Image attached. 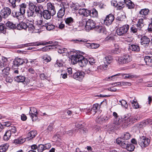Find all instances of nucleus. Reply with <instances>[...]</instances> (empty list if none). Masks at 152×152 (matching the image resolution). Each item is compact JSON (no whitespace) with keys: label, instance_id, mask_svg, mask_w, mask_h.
<instances>
[{"label":"nucleus","instance_id":"obj_54","mask_svg":"<svg viewBox=\"0 0 152 152\" xmlns=\"http://www.w3.org/2000/svg\"><path fill=\"white\" fill-rule=\"evenodd\" d=\"M87 19L84 17L82 18L81 20L79 21L80 25L82 26L86 24V22H87Z\"/></svg>","mask_w":152,"mask_h":152},{"label":"nucleus","instance_id":"obj_25","mask_svg":"<svg viewBox=\"0 0 152 152\" xmlns=\"http://www.w3.org/2000/svg\"><path fill=\"white\" fill-rule=\"evenodd\" d=\"M16 28L18 30L24 29L26 30L27 28V24L24 22H21L18 24L16 26Z\"/></svg>","mask_w":152,"mask_h":152},{"label":"nucleus","instance_id":"obj_18","mask_svg":"<svg viewBox=\"0 0 152 152\" xmlns=\"http://www.w3.org/2000/svg\"><path fill=\"white\" fill-rule=\"evenodd\" d=\"M150 42V39L146 36L142 37L140 39V43L141 45L148 46Z\"/></svg>","mask_w":152,"mask_h":152},{"label":"nucleus","instance_id":"obj_45","mask_svg":"<svg viewBox=\"0 0 152 152\" xmlns=\"http://www.w3.org/2000/svg\"><path fill=\"white\" fill-rule=\"evenodd\" d=\"M151 121L150 120H146L144 122L140 123L138 124V127L140 128L142 127V126H145L149 124H150Z\"/></svg>","mask_w":152,"mask_h":152},{"label":"nucleus","instance_id":"obj_14","mask_svg":"<svg viewBox=\"0 0 152 152\" xmlns=\"http://www.w3.org/2000/svg\"><path fill=\"white\" fill-rule=\"evenodd\" d=\"M47 5L48 9L47 10L52 15H55L56 13V10L54 5L51 3H48Z\"/></svg>","mask_w":152,"mask_h":152},{"label":"nucleus","instance_id":"obj_17","mask_svg":"<svg viewBox=\"0 0 152 152\" xmlns=\"http://www.w3.org/2000/svg\"><path fill=\"white\" fill-rule=\"evenodd\" d=\"M102 67L101 66H99L96 63L90 65V66L89 68V70L91 72H94L98 71H99V69H101Z\"/></svg>","mask_w":152,"mask_h":152},{"label":"nucleus","instance_id":"obj_43","mask_svg":"<svg viewBox=\"0 0 152 152\" xmlns=\"http://www.w3.org/2000/svg\"><path fill=\"white\" fill-rule=\"evenodd\" d=\"M6 29V25L2 23H0V32L5 34Z\"/></svg>","mask_w":152,"mask_h":152},{"label":"nucleus","instance_id":"obj_11","mask_svg":"<svg viewBox=\"0 0 152 152\" xmlns=\"http://www.w3.org/2000/svg\"><path fill=\"white\" fill-rule=\"evenodd\" d=\"M85 73L83 72L79 71L75 73L73 75V78L76 80L81 81L85 75Z\"/></svg>","mask_w":152,"mask_h":152},{"label":"nucleus","instance_id":"obj_59","mask_svg":"<svg viewBox=\"0 0 152 152\" xmlns=\"http://www.w3.org/2000/svg\"><path fill=\"white\" fill-rule=\"evenodd\" d=\"M128 142L127 141H122L121 145V146L124 148L126 149L128 145Z\"/></svg>","mask_w":152,"mask_h":152},{"label":"nucleus","instance_id":"obj_19","mask_svg":"<svg viewBox=\"0 0 152 152\" xmlns=\"http://www.w3.org/2000/svg\"><path fill=\"white\" fill-rule=\"evenodd\" d=\"M65 23L66 25V26L72 27L74 23V19L71 17H68L65 18L64 19ZM69 28H71V27H69Z\"/></svg>","mask_w":152,"mask_h":152},{"label":"nucleus","instance_id":"obj_51","mask_svg":"<svg viewBox=\"0 0 152 152\" xmlns=\"http://www.w3.org/2000/svg\"><path fill=\"white\" fill-rule=\"evenodd\" d=\"M144 24L143 22V20L142 19H140L137 25V27L139 28H141L144 26Z\"/></svg>","mask_w":152,"mask_h":152},{"label":"nucleus","instance_id":"obj_33","mask_svg":"<svg viewBox=\"0 0 152 152\" xmlns=\"http://www.w3.org/2000/svg\"><path fill=\"white\" fill-rule=\"evenodd\" d=\"M82 110L83 112H86L87 114L89 115L90 114H92L93 115H94L96 112L92 108H91V110H90V109L86 108L84 109H82Z\"/></svg>","mask_w":152,"mask_h":152},{"label":"nucleus","instance_id":"obj_27","mask_svg":"<svg viewBox=\"0 0 152 152\" xmlns=\"http://www.w3.org/2000/svg\"><path fill=\"white\" fill-rule=\"evenodd\" d=\"M79 13L81 15L87 17L89 15V10L86 9H80Z\"/></svg>","mask_w":152,"mask_h":152},{"label":"nucleus","instance_id":"obj_37","mask_svg":"<svg viewBox=\"0 0 152 152\" xmlns=\"http://www.w3.org/2000/svg\"><path fill=\"white\" fill-rule=\"evenodd\" d=\"M11 135V132L10 131H7L3 136L4 140L7 141L9 140Z\"/></svg>","mask_w":152,"mask_h":152},{"label":"nucleus","instance_id":"obj_15","mask_svg":"<svg viewBox=\"0 0 152 152\" xmlns=\"http://www.w3.org/2000/svg\"><path fill=\"white\" fill-rule=\"evenodd\" d=\"M113 115L115 117L113 122L115 124L114 126L116 127L117 126L120 124L121 120L119 119L118 118V115L116 112H113Z\"/></svg>","mask_w":152,"mask_h":152},{"label":"nucleus","instance_id":"obj_4","mask_svg":"<svg viewBox=\"0 0 152 152\" xmlns=\"http://www.w3.org/2000/svg\"><path fill=\"white\" fill-rule=\"evenodd\" d=\"M150 142V139L144 136L140 137L138 141L139 144L142 148L148 146Z\"/></svg>","mask_w":152,"mask_h":152},{"label":"nucleus","instance_id":"obj_38","mask_svg":"<svg viewBox=\"0 0 152 152\" xmlns=\"http://www.w3.org/2000/svg\"><path fill=\"white\" fill-rule=\"evenodd\" d=\"M103 60L104 64H110L113 60V58L111 56H109L105 57Z\"/></svg>","mask_w":152,"mask_h":152},{"label":"nucleus","instance_id":"obj_5","mask_svg":"<svg viewBox=\"0 0 152 152\" xmlns=\"http://www.w3.org/2000/svg\"><path fill=\"white\" fill-rule=\"evenodd\" d=\"M28 62L27 58L23 59L18 57L16 58L13 61L14 67H18L24 63L27 64Z\"/></svg>","mask_w":152,"mask_h":152},{"label":"nucleus","instance_id":"obj_9","mask_svg":"<svg viewBox=\"0 0 152 152\" xmlns=\"http://www.w3.org/2000/svg\"><path fill=\"white\" fill-rule=\"evenodd\" d=\"M11 10L10 8L5 7L1 10L0 13L3 18H6L11 14Z\"/></svg>","mask_w":152,"mask_h":152},{"label":"nucleus","instance_id":"obj_48","mask_svg":"<svg viewBox=\"0 0 152 152\" xmlns=\"http://www.w3.org/2000/svg\"><path fill=\"white\" fill-rule=\"evenodd\" d=\"M132 107L134 109H137L141 108L140 106L139 105L136 100H134L131 102Z\"/></svg>","mask_w":152,"mask_h":152},{"label":"nucleus","instance_id":"obj_47","mask_svg":"<svg viewBox=\"0 0 152 152\" xmlns=\"http://www.w3.org/2000/svg\"><path fill=\"white\" fill-rule=\"evenodd\" d=\"M26 14L27 15L28 17H33L35 14L34 10L28 8L26 12Z\"/></svg>","mask_w":152,"mask_h":152},{"label":"nucleus","instance_id":"obj_12","mask_svg":"<svg viewBox=\"0 0 152 152\" xmlns=\"http://www.w3.org/2000/svg\"><path fill=\"white\" fill-rule=\"evenodd\" d=\"M31 148L32 149H37L38 152H42L45 150L44 144H40L37 145L36 144L32 145L31 146Z\"/></svg>","mask_w":152,"mask_h":152},{"label":"nucleus","instance_id":"obj_34","mask_svg":"<svg viewBox=\"0 0 152 152\" xmlns=\"http://www.w3.org/2000/svg\"><path fill=\"white\" fill-rule=\"evenodd\" d=\"M129 48L132 51H136V52H138L140 50L139 46L136 45H129Z\"/></svg>","mask_w":152,"mask_h":152},{"label":"nucleus","instance_id":"obj_1","mask_svg":"<svg viewBox=\"0 0 152 152\" xmlns=\"http://www.w3.org/2000/svg\"><path fill=\"white\" fill-rule=\"evenodd\" d=\"M132 61L131 57L128 54H124L118 57L117 60L119 64L124 65L127 64Z\"/></svg>","mask_w":152,"mask_h":152},{"label":"nucleus","instance_id":"obj_8","mask_svg":"<svg viewBox=\"0 0 152 152\" xmlns=\"http://www.w3.org/2000/svg\"><path fill=\"white\" fill-rule=\"evenodd\" d=\"M37 114V110L35 108H30L29 114L33 121H35L38 119Z\"/></svg>","mask_w":152,"mask_h":152},{"label":"nucleus","instance_id":"obj_53","mask_svg":"<svg viewBox=\"0 0 152 152\" xmlns=\"http://www.w3.org/2000/svg\"><path fill=\"white\" fill-rule=\"evenodd\" d=\"M135 147L133 145L131 144H129L126 149L129 151H132L134 149Z\"/></svg>","mask_w":152,"mask_h":152},{"label":"nucleus","instance_id":"obj_44","mask_svg":"<svg viewBox=\"0 0 152 152\" xmlns=\"http://www.w3.org/2000/svg\"><path fill=\"white\" fill-rule=\"evenodd\" d=\"M26 141V139L23 138H19L14 140V143L15 144H21Z\"/></svg>","mask_w":152,"mask_h":152},{"label":"nucleus","instance_id":"obj_10","mask_svg":"<svg viewBox=\"0 0 152 152\" xmlns=\"http://www.w3.org/2000/svg\"><path fill=\"white\" fill-rule=\"evenodd\" d=\"M115 17L114 15L111 14L107 15L104 20V23L106 26L110 25L114 20Z\"/></svg>","mask_w":152,"mask_h":152},{"label":"nucleus","instance_id":"obj_16","mask_svg":"<svg viewBox=\"0 0 152 152\" xmlns=\"http://www.w3.org/2000/svg\"><path fill=\"white\" fill-rule=\"evenodd\" d=\"M115 48L111 50L110 53L112 54H118L120 53L121 51L119 45L118 43H116L114 45Z\"/></svg>","mask_w":152,"mask_h":152},{"label":"nucleus","instance_id":"obj_46","mask_svg":"<svg viewBox=\"0 0 152 152\" xmlns=\"http://www.w3.org/2000/svg\"><path fill=\"white\" fill-rule=\"evenodd\" d=\"M9 147L8 144L6 143L0 146V152H5L8 149Z\"/></svg>","mask_w":152,"mask_h":152},{"label":"nucleus","instance_id":"obj_50","mask_svg":"<svg viewBox=\"0 0 152 152\" xmlns=\"http://www.w3.org/2000/svg\"><path fill=\"white\" fill-rule=\"evenodd\" d=\"M131 136V134L129 132H126L121 137L123 139L127 140L130 138Z\"/></svg>","mask_w":152,"mask_h":152},{"label":"nucleus","instance_id":"obj_56","mask_svg":"<svg viewBox=\"0 0 152 152\" xmlns=\"http://www.w3.org/2000/svg\"><path fill=\"white\" fill-rule=\"evenodd\" d=\"M4 67V68L1 70L3 74L7 75L9 74V72L10 70V68L9 67L7 66L6 67V68L5 67Z\"/></svg>","mask_w":152,"mask_h":152},{"label":"nucleus","instance_id":"obj_64","mask_svg":"<svg viewBox=\"0 0 152 152\" xmlns=\"http://www.w3.org/2000/svg\"><path fill=\"white\" fill-rule=\"evenodd\" d=\"M72 111L73 113L78 114L80 111V109L79 108H74L72 109Z\"/></svg>","mask_w":152,"mask_h":152},{"label":"nucleus","instance_id":"obj_31","mask_svg":"<svg viewBox=\"0 0 152 152\" xmlns=\"http://www.w3.org/2000/svg\"><path fill=\"white\" fill-rule=\"evenodd\" d=\"M44 45V42H34L31 43H27L24 44V46L25 47H28L29 46H38L39 45Z\"/></svg>","mask_w":152,"mask_h":152},{"label":"nucleus","instance_id":"obj_42","mask_svg":"<svg viewBox=\"0 0 152 152\" xmlns=\"http://www.w3.org/2000/svg\"><path fill=\"white\" fill-rule=\"evenodd\" d=\"M25 80V77L24 76H18L15 78V80L18 82H23Z\"/></svg>","mask_w":152,"mask_h":152},{"label":"nucleus","instance_id":"obj_40","mask_svg":"<svg viewBox=\"0 0 152 152\" xmlns=\"http://www.w3.org/2000/svg\"><path fill=\"white\" fill-rule=\"evenodd\" d=\"M6 26L10 28V29H14L16 28V26L15 24H14L13 23L8 21L6 24Z\"/></svg>","mask_w":152,"mask_h":152},{"label":"nucleus","instance_id":"obj_49","mask_svg":"<svg viewBox=\"0 0 152 152\" xmlns=\"http://www.w3.org/2000/svg\"><path fill=\"white\" fill-rule=\"evenodd\" d=\"M12 15L13 17L18 19L19 16L20 15H22V14L20 11L17 12L14 10H13L12 12Z\"/></svg>","mask_w":152,"mask_h":152},{"label":"nucleus","instance_id":"obj_3","mask_svg":"<svg viewBox=\"0 0 152 152\" xmlns=\"http://www.w3.org/2000/svg\"><path fill=\"white\" fill-rule=\"evenodd\" d=\"M61 8L57 13V17L59 18H61L65 14V9L69 7L68 4L67 2H63L60 4Z\"/></svg>","mask_w":152,"mask_h":152},{"label":"nucleus","instance_id":"obj_21","mask_svg":"<svg viewBox=\"0 0 152 152\" xmlns=\"http://www.w3.org/2000/svg\"><path fill=\"white\" fill-rule=\"evenodd\" d=\"M19 10L22 14V15H24L26 10L28 8L27 4L25 3H22L19 5Z\"/></svg>","mask_w":152,"mask_h":152},{"label":"nucleus","instance_id":"obj_35","mask_svg":"<svg viewBox=\"0 0 152 152\" xmlns=\"http://www.w3.org/2000/svg\"><path fill=\"white\" fill-rule=\"evenodd\" d=\"M125 2L124 1H120L117 4L116 9L118 10H122L125 7Z\"/></svg>","mask_w":152,"mask_h":152},{"label":"nucleus","instance_id":"obj_61","mask_svg":"<svg viewBox=\"0 0 152 152\" xmlns=\"http://www.w3.org/2000/svg\"><path fill=\"white\" fill-rule=\"evenodd\" d=\"M36 7V6L34 4V3L30 1L29 2V7L28 8L33 10H34Z\"/></svg>","mask_w":152,"mask_h":152},{"label":"nucleus","instance_id":"obj_30","mask_svg":"<svg viewBox=\"0 0 152 152\" xmlns=\"http://www.w3.org/2000/svg\"><path fill=\"white\" fill-rule=\"evenodd\" d=\"M88 63V61L86 58H85L83 56V58H81V59L78 62L79 65L81 67L86 66Z\"/></svg>","mask_w":152,"mask_h":152},{"label":"nucleus","instance_id":"obj_60","mask_svg":"<svg viewBox=\"0 0 152 152\" xmlns=\"http://www.w3.org/2000/svg\"><path fill=\"white\" fill-rule=\"evenodd\" d=\"M136 77V75H134L128 73L126 74L125 76L124 77V78H129L130 79L133 78H135Z\"/></svg>","mask_w":152,"mask_h":152},{"label":"nucleus","instance_id":"obj_28","mask_svg":"<svg viewBox=\"0 0 152 152\" xmlns=\"http://www.w3.org/2000/svg\"><path fill=\"white\" fill-rule=\"evenodd\" d=\"M42 14L44 18L47 20L50 19L51 16H53L47 10H43Z\"/></svg>","mask_w":152,"mask_h":152},{"label":"nucleus","instance_id":"obj_13","mask_svg":"<svg viewBox=\"0 0 152 152\" xmlns=\"http://www.w3.org/2000/svg\"><path fill=\"white\" fill-rule=\"evenodd\" d=\"M94 30L99 33H101L102 34H106L107 33L106 28L102 26H96Z\"/></svg>","mask_w":152,"mask_h":152},{"label":"nucleus","instance_id":"obj_6","mask_svg":"<svg viewBox=\"0 0 152 152\" xmlns=\"http://www.w3.org/2000/svg\"><path fill=\"white\" fill-rule=\"evenodd\" d=\"M96 23L93 20L88 19L87 20V22H86V24L85 26V29L87 31H89L90 30L93 29H95L96 26Z\"/></svg>","mask_w":152,"mask_h":152},{"label":"nucleus","instance_id":"obj_41","mask_svg":"<svg viewBox=\"0 0 152 152\" xmlns=\"http://www.w3.org/2000/svg\"><path fill=\"white\" fill-rule=\"evenodd\" d=\"M42 58L43 62L45 64L50 62L51 60L50 57L47 55H44L42 56Z\"/></svg>","mask_w":152,"mask_h":152},{"label":"nucleus","instance_id":"obj_2","mask_svg":"<svg viewBox=\"0 0 152 152\" xmlns=\"http://www.w3.org/2000/svg\"><path fill=\"white\" fill-rule=\"evenodd\" d=\"M129 28V26L128 24H125L118 28L116 30V34L119 36L125 35L127 33Z\"/></svg>","mask_w":152,"mask_h":152},{"label":"nucleus","instance_id":"obj_58","mask_svg":"<svg viewBox=\"0 0 152 152\" xmlns=\"http://www.w3.org/2000/svg\"><path fill=\"white\" fill-rule=\"evenodd\" d=\"M107 118L106 117H105L103 118V117H98L96 118V121L98 123H100L101 121L102 122V121H104L107 120Z\"/></svg>","mask_w":152,"mask_h":152},{"label":"nucleus","instance_id":"obj_23","mask_svg":"<svg viewBox=\"0 0 152 152\" xmlns=\"http://www.w3.org/2000/svg\"><path fill=\"white\" fill-rule=\"evenodd\" d=\"M44 10L43 7L42 5L37 6L34 10V11L37 14H39L41 17L42 16V13Z\"/></svg>","mask_w":152,"mask_h":152},{"label":"nucleus","instance_id":"obj_39","mask_svg":"<svg viewBox=\"0 0 152 152\" xmlns=\"http://www.w3.org/2000/svg\"><path fill=\"white\" fill-rule=\"evenodd\" d=\"M33 23V22L31 21L30 23H28V24H27V28H28V30L30 31V32H32L33 31L35 28Z\"/></svg>","mask_w":152,"mask_h":152},{"label":"nucleus","instance_id":"obj_7","mask_svg":"<svg viewBox=\"0 0 152 152\" xmlns=\"http://www.w3.org/2000/svg\"><path fill=\"white\" fill-rule=\"evenodd\" d=\"M83 58V56L82 55L76 53H74L71 56L72 62L73 64H76L77 62L78 63L80 60Z\"/></svg>","mask_w":152,"mask_h":152},{"label":"nucleus","instance_id":"obj_20","mask_svg":"<svg viewBox=\"0 0 152 152\" xmlns=\"http://www.w3.org/2000/svg\"><path fill=\"white\" fill-rule=\"evenodd\" d=\"M7 58L2 56L0 57V67L1 68L6 67L7 64Z\"/></svg>","mask_w":152,"mask_h":152},{"label":"nucleus","instance_id":"obj_24","mask_svg":"<svg viewBox=\"0 0 152 152\" xmlns=\"http://www.w3.org/2000/svg\"><path fill=\"white\" fill-rule=\"evenodd\" d=\"M144 59L147 65L152 67V56H146Z\"/></svg>","mask_w":152,"mask_h":152},{"label":"nucleus","instance_id":"obj_57","mask_svg":"<svg viewBox=\"0 0 152 152\" xmlns=\"http://www.w3.org/2000/svg\"><path fill=\"white\" fill-rule=\"evenodd\" d=\"M118 85L120 86H131L132 85V83L129 82H121V83H118Z\"/></svg>","mask_w":152,"mask_h":152},{"label":"nucleus","instance_id":"obj_62","mask_svg":"<svg viewBox=\"0 0 152 152\" xmlns=\"http://www.w3.org/2000/svg\"><path fill=\"white\" fill-rule=\"evenodd\" d=\"M134 26H132L130 28V32L131 33L135 34L137 32L138 29Z\"/></svg>","mask_w":152,"mask_h":152},{"label":"nucleus","instance_id":"obj_36","mask_svg":"<svg viewBox=\"0 0 152 152\" xmlns=\"http://www.w3.org/2000/svg\"><path fill=\"white\" fill-rule=\"evenodd\" d=\"M89 15L93 18L96 17L98 16L97 11L95 8L89 10Z\"/></svg>","mask_w":152,"mask_h":152},{"label":"nucleus","instance_id":"obj_22","mask_svg":"<svg viewBox=\"0 0 152 152\" xmlns=\"http://www.w3.org/2000/svg\"><path fill=\"white\" fill-rule=\"evenodd\" d=\"M37 134V132L36 131H31L28 133L26 139L28 140H30L34 138Z\"/></svg>","mask_w":152,"mask_h":152},{"label":"nucleus","instance_id":"obj_32","mask_svg":"<svg viewBox=\"0 0 152 152\" xmlns=\"http://www.w3.org/2000/svg\"><path fill=\"white\" fill-rule=\"evenodd\" d=\"M149 12V10L147 8L142 9L139 12V14L142 15V17L148 15Z\"/></svg>","mask_w":152,"mask_h":152},{"label":"nucleus","instance_id":"obj_52","mask_svg":"<svg viewBox=\"0 0 152 152\" xmlns=\"http://www.w3.org/2000/svg\"><path fill=\"white\" fill-rule=\"evenodd\" d=\"M10 4L11 7L13 8H15L16 7V3L17 0H8Z\"/></svg>","mask_w":152,"mask_h":152},{"label":"nucleus","instance_id":"obj_29","mask_svg":"<svg viewBox=\"0 0 152 152\" xmlns=\"http://www.w3.org/2000/svg\"><path fill=\"white\" fill-rule=\"evenodd\" d=\"M43 27H44V28H45L47 30L50 31L54 29L55 26L51 23H48L43 25Z\"/></svg>","mask_w":152,"mask_h":152},{"label":"nucleus","instance_id":"obj_26","mask_svg":"<svg viewBox=\"0 0 152 152\" xmlns=\"http://www.w3.org/2000/svg\"><path fill=\"white\" fill-rule=\"evenodd\" d=\"M124 1H125L126 7L129 9H132L134 8L135 5L130 0H124Z\"/></svg>","mask_w":152,"mask_h":152},{"label":"nucleus","instance_id":"obj_63","mask_svg":"<svg viewBox=\"0 0 152 152\" xmlns=\"http://www.w3.org/2000/svg\"><path fill=\"white\" fill-rule=\"evenodd\" d=\"M129 118V117H127L126 116H125L124 118V123H125V125L127 126L129 124H130V122L128 120V119Z\"/></svg>","mask_w":152,"mask_h":152},{"label":"nucleus","instance_id":"obj_55","mask_svg":"<svg viewBox=\"0 0 152 152\" xmlns=\"http://www.w3.org/2000/svg\"><path fill=\"white\" fill-rule=\"evenodd\" d=\"M88 46H90V48L92 49H96L98 48L99 46V45L98 44L96 43H88Z\"/></svg>","mask_w":152,"mask_h":152}]
</instances>
